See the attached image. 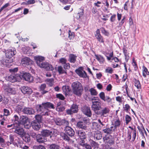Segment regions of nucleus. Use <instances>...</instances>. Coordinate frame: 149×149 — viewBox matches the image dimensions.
Masks as SVG:
<instances>
[{"mask_svg": "<svg viewBox=\"0 0 149 149\" xmlns=\"http://www.w3.org/2000/svg\"><path fill=\"white\" fill-rule=\"evenodd\" d=\"M36 108L37 111L40 112L42 116L49 115V111L48 109V108L54 109V105L48 102L42 103L41 105H37Z\"/></svg>", "mask_w": 149, "mask_h": 149, "instance_id": "f257e3e1", "label": "nucleus"}, {"mask_svg": "<svg viewBox=\"0 0 149 149\" xmlns=\"http://www.w3.org/2000/svg\"><path fill=\"white\" fill-rule=\"evenodd\" d=\"M34 59L37 65L41 68H44L47 70L53 71L54 68L52 65L48 63L42 62L45 60L44 58L42 56H38L34 57Z\"/></svg>", "mask_w": 149, "mask_h": 149, "instance_id": "f03ea898", "label": "nucleus"}, {"mask_svg": "<svg viewBox=\"0 0 149 149\" xmlns=\"http://www.w3.org/2000/svg\"><path fill=\"white\" fill-rule=\"evenodd\" d=\"M71 87L73 93L78 96H80L82 93L83 86L79 82L75 81L71 85Z\"/></svg>", "mask_w": 149, "mask_h": 149, "instance_id": "7ed1b4c3", "label": "nucleus"}, {"mask_svg": "<svg viewBox=\"0 0 149 149\" xmlns=\"http://www.w3.org/2000/svg\"><path fill=\"white\" fill-rule=\"evenodd\" d=\"M19 76H21V80L23 78L25 80L29 82H32L33 80V77L28 73L22 72Z\"/></svg>", "mask_w": 149, "mask_h": 149, "instance_id": "20e7f679", "label": "nucleus"}, {"mask_svg": "<svg viewBox=\"0 0 149 149\" xmlns=\"http://www.w3.org/2000/svg\"><path fill=\"white\" fill-rule=\"evenodd\" d=\"M20 124L18 123L17 127L15 128L14 132L19 135L21 137H22L25 134L23 129L20 127Z\"/></svg>", "mask_w": 149, "mask_h": 149, "instance_id": "39448f33", "label": "nucleus"}, {"mask_svg": "<svg viewBox=\"0 0 149 149\" xmlns=\"http://www.w3.org/2000/svg\"><path fill=\"white\" fill-rule=\"evenodd\" d=\"M3 88L5 91L10 94H15L16 93V91L15 88L9 86L6 84H3Z\"/></svg>", "mask_w": 149, "mask_h": 149, "instance_id": "423d86ee", "label": "nucleus"}, {"mask_svg": "<svg viewBox=\"0 0 149 149\" xmlns=\"http://www.w3.org/2000/svg\"><path fill=\"white\" fill-rule=\"evenodd\" d=\"M8 80L12 82H19L21 81V76H19L18 75L15 76L11 75L8 77Z\"/></svg>", "mask_w": 149, "mask_h": 149, "instance_id": "0eeeda50", "label": "nucleus"}, {"mask_svg": "<svg viewBox=\"0 0 149 149\" xmlns=\"http://www.w3.org/2000/svg\"><path fill=\"white\" fill-rule=\"evenodd\" d=\"M55 122L57 125H68L69 123L68 121L64 119L61 120L59 118L55 119Z\"/></svg>", "mask_w": 149, "mask_h": 149, "instance_id": "6e6552de", "label": "nucleus"}, {"mask_svg": "<svg viewBox=\"0 0 149 149\" xmlns=\"http://www.w3.org/2000/svg\"><path fill=\"white\" fill-rule=\"evenodd\" d=\"M16 53L15 48H12L11 49L7 50L6 53V57H12Z\"/></svg>", "mask_w": 149, "mask_h": 149, "instance_id": "1a4fd4ad", "label": "nucleus"}, {"mask_svg": "<svg viewBox=\"0 0 149 149\" xmlns=\"http://www.w3.org/2000/svg\"><path fill=\"white\" fill-rule=\"evenodd\" d=\"M75 72L81 77L85 78L87 77L86 73L83 70L82 68L76 70Z\"/></svg>", "mask_w": 149, "mask_h": 149, "instance_id": "9d476101", "label": "nucleus"}, {"mask_svg": "<svg viewBox=\"0 0 149 149\" xmlns=\"http://www.w3.org/2000/svg\"><path fill=\"white\" fill-rule=\"evenodd\" d=\"M82 112L86 115L88 117H91L92 114L90 108L86 106H84L82 108Z\"/></svg>", "mask_w": 149, "mask_h": 149, "instance_id": "9b49d317", "label": "nucleus"}, {"mask_svg": "<svg viewBox=\"0 0 149 149\" xmlns=\"http://www.w3.org/2000/svg\"><path fill=\"white\" fill-rule=\"evenodd\" d=\"M36 140L39 143H43L47 141L46 138L44 137L41 134L37 135Z\"/></svg>", "mask_w": 149, "mask_h": 149, "instance_id": "f8f14e48", "label": "nucleus"}, {"mask_svg": "<svg viewBox=\"0 0 149 149\" xmlns=\"http://www.w3.org/2000/svg\"><path fill=\"white\" fill-rule=\"evenodd\" d=\"M76 134L81 139H85L86 138V134L83 130H78L76 132Z\"/></svg>", "mask_w": 149, "mask_h": 149, "instance_id": "ddd939ff", "label": "nucleus"}, {"mask_svg": "<svg viewBox=\"0 0 149 149\" xmlns=\"http://www.w3.org/2000/svg\"><path fill=\"white\" fill-rule=\"evenodd\" d=\"M31 125L33 128L36 130H38L41 127L40 122H37L36 121L34 120L32 122Z\"/></svg>", "mask_w": 149, "mask_h": 149, "instance_id": "4468645a", "label": "nucleus"}, {"mask_svg": "<svg viewBox=\"0 0 149 149\" xmlns=\"http://www.w3.org/2000/svg\"><path fill=\"white\" fill-rule=\"evenodd\" d=\"M66 133L71 136H73L74 134L73 130L70 127L66 126L64 130Z\"/></svg>", "mask_w": 149, "mask_h": 149, "instance_id": "2eb2a0df", "label": "nucleus"}, {"mask_svg": "<svg viewBox=\"0 0 149 149\" xmlns=\"http://www.w3.org/2000/svg\"><path fill=\"white\" fill-rule=\"evenodd\" d=\"M95 37L99 42L103 43L104 42L103 38L100 33L99 29H97L96 31V34H95Z\"/></svg>", "mask_w": 149, "mask_h": 149, "instance_id": "dca6fc26", "label": "nucleus"}, {"mask_svg": "<svg viewBox=\"0 0 149 149\" xmlns=\"http://www.w3.org/2000/svg\"><path fill=\"white\" fill-rule=\"evenodd\" d=\"M22 111L25 114L29 115L33 114L35 112L34 110L28 107L24 108L22 110Z\"/></svg>", "mask_w": 149, "mask_h": 149, "instance_id": "f3484780", "label": "nucleus"}, {"mask_svg": "<svg viewBox=\"0 0 149 149\" xmlns=\"http://www.w3.org/2000/svg\"><path fill=\"white\" fill-rule=\"evenodd\" d=\"M21 89L24 94H30L32 93V90L27 86H23L21 88Z\"/></svg>", "mask_w": 149, "mask_h": 149, "instance_id": "a211bd4d", "label": "nucleus"}, {"mask_svg": "<svg viewBox=\"0 0 149 149\" xmlns=\"http://www.w3.org/2000/svg\"><path fill=\"white\" fill-rule=\"evenodd\" d=\"M77 127L79 129L86 130L87 129V126L84 123L82 122H79L77 124Z\"/></svg>", "mask_w": 149, "mask_h": 149, "instance_id": "6ab92c4d", "label": "nucleus"}, {"mask_svg": "<svg viewBox=\"0 0 149 149\" xmlns=\"http://www.w3.org/2000/svg\"><path fill=\"white\" fill-rule=\"evenodd\" d=\"M52 133V131L47 130H43L41 132V134L45 138L50 135V137L51 138L52 136L51 135Z\"/></svg>", "mask_w": 149, "mask_h": 149, "instance_id": "aec40b11", "label": "nucleus"}, {"mask_svg": "<svg viewBox=\"0 0 149 149\" xmlns=\"http://www.w3.org/2000/svg\"><path fill=\"white\" fill-rule=\"evenodd\" d=\"M110 111V110L108 107H105L101 110V115L105 116L106 115L109 113Z\"/></svg>", "mask_w": 149, "mask_h": 149, "instance_id": "412c9836", "label": "nucleus"}, {"mask_svg": "<svg viewBox=\"0 0 149 149\" xmlns=\"http://www.w3.org/2000/svg\"><path fill=\"white\" fill-rule=\"evenodd\" d=\"M94 137L97 140L101 139L102 138V134L99 131H95L94 133Z\"/></svg>", "mask_w": 149, "mask_h": 149, "instance_id": "4be33fe9", "label": "nucleus"}, {"mask_svg": "<svg viewBox=\"0 0 149 149\" xmlns=\"http://www.w3.org/2000/svg\"><path fill=\"white\" fill-rule=\"evenodd\" d=\"M31 61V59L27 57H25L22 59L21 63L22 64L28 65Z\"/></svg>", "mask_w": 149, "mask_h": 149, "instance_id": "5701e85b", "label": "nucleus"}, {"mask_svg": "<svg viewBox=\"0 0 149 149\" xmlns=\"http://www.w3.org/2000/svg\"><path fill=\"white\" fill-rule=\"evenodd\" d=\"M92 109L95 111L101 109L100 104H93L91 106Z\"/></svg>", "mask_w": 149, "mask_h": 149, "instance_id": "b1692460", "label": "nucleus"}, {"mask_svg": "<svg viewBox=\"0 0 149 149\" xmlns=\"http://www.w3.org/2000/svg\"><path fill=\"white\" fill-rule=\"evenodd\" d=\"M137 128L140 134H141L144 137V132H145V129L143 125L142 124H141L140 126H138Z\"/></svg>", "mask_w": 149, "mask_h": 149, "instance_id": "393cba45", "label": "nucleus"}, {"mask_svg": "<svg viewBox=\"0 0 149 149\" xmlns=\"http://www.w3.org/2000/svg\"><path fill=\"white\" fill-rule=\"evenodd\" d=\"M62 89L64 93V94H65L66 96L68 95V92L70 91L69 86H63L62 87Z\"/></svg>", "mask_w": 149, "mask_h": 149, "instance_id": "a878e982", "label": "nucleus"}, {"mask_svg": "<svg viewBox=\"0 0 149 149\" xmlns=\"http://www.w3.org/2000/svg\"><path fill=\"white\" fill-rule=\"evenodd\" d=\"M13 59L12 57H6V59L4 61L3 63V64L6 65H8V63H10L13 62Z\"/></svg>", "mask_w": 149, "mask_h": 149, "instance_id": "bb28decb", "label": "nucleus"}, {"mask_svg": "<svg viewBox=\"0 0 149 149\" xmlns=\"http://www.w3.org/2000/svg\"><path fill=\"white\" fill-rule=\"evenodd\" d=\"M46 83L49 86H52L54 84V79L53 78L48 79L46 81Z\"/></svg>", "mask_w": 149, "mask_h": 149, "instance_id": "cd10ccee", "label": "nucleus"}, {"mask_svg": "<svg viewBox=\"0 0 149 149\" xmlns=\"http://www.w3.org/2000/svg\"><path fill=\"white\" fill-rule=\"evenodd\" d=\"M20 119L21 121L24 124L25 123H27L29 121L28 118L26 116H21L20 117Z\"/></svg>", "mask_w": 149, "mask_h": 149, "instance_id": "c85d7f7f", "label": "nucleus"}, {"mask_svg": "<svg viewBox=\"0 0 149 149\" xmlns=\"http://www.w3.org/2000/svg\"><path fill=\"white\" fill-rule=\"evenodd\" d=\"M23 139L26 142H29L30 140V136L28 134H24L23 136Z\"/></svg>", "mask_w": 149, "mask_h": 149, "instance_id": "c756f323", "label": "nucleus"}, {"mask_svg": "<svg viewBox=\"0 0 149 149\" xmlns=\"http://www.w3.org/2000/svg\"><path fill=\"white\" fill-rule=\"evenodd\" d=\"M78 106L77 105L73 104L71 107V110H72V113H77L78 110Z\"/></svg>", "mask_w": 149, "mask_h": 149, "instance_id": "7c9ffc66", "label": "nucleus"}, {"mask_svg": "<svg viewBox=\"0 0 149 149\" xmlns=\"http://www.w3.org/2000/svg\"><path fill=\"white\" fill-rule=\"evenodd\" d=\"M96 59L100 63H103L104 60L103 57L101 55H95Z\"/></svg>", "mask_w": 149, "mask_h": 149, "instance_id": "2f4dec72", "label": "nucleus"}, {"mask_svg": "<svg viewBox=\"0 0 149 149\" xmlns=\"http://www.w3.org/2000/svg\"><path fill=\"white\" fill-rule=\"evenodd\" d=\"M134 86L137 89H139L141 88V85L139 80H136V79H134Z\"/></svg>", "mask_w": 149, "mask_h": 149, "instance_id": "473e14b6", "label": "nucleus"}, {"mask_svg": "<svg viewBox=\"0 0 149 149\" xmlns=\"http://www.w3.org/2000/svg\"><path fill=\"white\" fill-rule=\"evenodd\" d=\"M143 75L145 77H146V75L149 74V72L148 71L147 69L144 66H143Z\"/></svg>", "mask_w": 149, "mask_h": 149, "instance_id": "72a5a7b5", "label": "nucleus"}, {"mask_svg": "<svg viewBox=\"0 0 149 149\" xmlns=\"http://www.w3.org/2000/svg\"><path fill=\"white\" fill-rule=\"evenodd\" d=\"M69 59L71 62L74 63L76 60V56L73 54H70L69 55Z\"/></svg>", "mask_w": 149, "mask_h": 149, "instance_id": "f704fd0d", "label": "nucleus"}, {"mask_svg": "<svg viewBox=\"0 0 149 149\" xmlns=\"http://www.w3.org/2000/svg\"><path fill=\"white\" fill-rule=\"evenodd\" d=\"M103 101L106 102L109 104H111L112 103V99L109 96H106Z\"/></svg>", "mask_w": 149, "mask_h": 149, "instance_id": "c9c22d12", "label": "nucleus"}, {"mask_svg": "<svg viewBox=\"0 0 149 149\" xmlns=\"http://www.w3.org/2000/svg\"><path fill=\"white\" fill-rule=\"evenodd\" d=\"M60 103L57 104V106L56 108V110L58 111H64L65 109L64 107H61L59 106Z\"/></svg>", "mask_w": 149, "mask_h": 149, "instance_id": "e433bc0d", "label": "nucleus"}, {"mask_svg": "<svg viewBox=\"0 0 149 149\" xmlns=\"http://www.w3.org/2000/svg\"><path fill=\"white\" fill-rule=\"evenodd\" d=\"M61 136H62V139L65 140L67 141L70 140V137L67 135H66L65 133H61Z\"/></svg>", "mask_w": 149, "mask_h": 149, "instance_id": "4c0bfd02", "label": "nucleus"}, {"mask_svg": "<svg viewBox=\"0 0 149 149\" xmlns=\"http://www.w3.org/2000/svg\"><path fill=\"white\" fill-rule=\"evenodd\" d=\"M49 148L50 149H59L60 147L58 145L53 144L50 146Z\"/></svg>", "mask_w": 149, "mask_h": 149, "instance_id": "58836bf2", "label": "nucleus"}, {"mask_svg": "<svg viewBox=\"0 0 149 149\" xmlns=\"http://www.w3.org/2000/svg\"><path fill=\"white\" fill-rule=\"evenodd\" d=\"M18 123V122L17 123L15 122L14 123L11 124L10 125H7V127L8 128L11 127V129H15V127H17V124Z\"/></svg>", "mask_w": 149, "mask_h": 149, "instance_id": "ea45409f", "label": "nucleus"}, {"mask_svg": "<svg viewBox=\"0 0 149 149\" xmlns=\"http://www.w3.org/2000/svg\"><path fill=\"white\" fill-rule=\"evenodd\" d=\"M9 139L10 140V142H9L10 144H13L15 145H17L15 143L13 142L14 140V135L12 134H10L9 136Z\"/></svg>", "mask_w": 149, "mask_h": 149, "instance_id": "a19ab883", "label": "nucleus"}, {"mask_svg": "<svg viewBox=\"0 0 149 149\" xmlns=\"http://www.w3.org/2000/svg\"><path fill=\"white\" fill-rule=\"evenodd\" d=\"M83 11V9H80V12L78 13L77 14V15L76 17L77 19H79L84 14Z\"/></svg>", "mask_w": 149, "mask_h": 149, "instance_id": "79ce46f5", "label": "nucleus"}, {"mask_svg": "<svg viewBox=\"0 0 149 149\" xmlns=\"http://www.w3.org/2000/svg\"><path fill=\"white\" fill-rule=\"evenodd\" d=\"M89 91L90 92L92 95H96L97 94L96 90L92 88L89 90Z\"/></svg>", "mask_w": 149, "mask_h": 149, "instance_id": "37998d69", "label": "nucleus"}, {"mask_svg": "<svg viewBox=\"0 0 149 149\" xmlns=\"http://www.w3.org/2000/svg\"><path fill=\"white\" fill-rule=\"evenodd\" d=\"M58 70L60 74L66 73V72H65L63 69L62 67L61 66H59L58 67Z\"/></svg>", "mask_w": 149, "mask_h": 149, "instance_id": "c03bdc74", "label": "nucleus"}, {"mask_svg": "<svg viewBox=\"0 0 149 149\" xmlns=\"http://www.w3.org/2000/svg\"><path fill=\"white\" fill-rule=\"evenodd\" d=\"M99 125H98L97 123L93 122L92 123V128L93 129H96L99 127Z\"/></svg>", "mask_w": 149, "mask_h": 149, "instance_id": "a18cd8bd", "label": "nucleus"}, {"mask_svg": "<svg viewBox=\"0 0 149 149\" xmlns=\"http://www.w3.org/2000/svg\"><path fill=\"white\" fill-rule=\"evenodd\" d=\"M56 97L57 98L61 100H64L65 98L63 95L61 94H58L56 95Z\"/></svg>", "mask_w": 149, "mask_h": 149, "instance_id": "49530a36", "label": "nucleus"}, {"mask_svg": "<svg viewBox=\"0 0 149 149\" xmlns=\"http://www.w3.org/2000/svg\"><path fill=\"white\" fill-rule=\"evenodd\" d=\"M35 118L36 120H37V122H41L42 119V117L40 115H37L35 116Z\"/></svg>", "mask_w": 149, "mask_h": 149, "instance_id": "de8ad7c7", "label": "nucleus"}, {"mask_svg": "<svg viewBox=\"0 0 149 149\" xmlns=\"http://www.w3.org/2000/svg\"><path fill=\"white\" fill-rule=\"evenodd\" d=\"M93 104H101L100 101L99 99L92 100Z\"/></svg>", "mask_w": 149, "mask_h": 149, "instance_id": "09e8293b", "label": "nucleus"}, {"mask_svg": "<svg viewBox=\"0 0 149 149\" xmlns=\"http://www.w3.org/2000/svg\"><path fill=\"white\" fill-rule=\"evenodd\" d=\"M125 120L126 123L127 124L131 121V118L129 115H126L125 116Z\"/></svg>", "mask_w": 149, "mask_h": 149, "instance_id": "8fccbe9b", "label": "nucleus"}, {"mask_svg": "<svg viewBox=\"0 0 149 149\" xmlns=\"http://www.w3.org/2000/svg\"><path fill=\"white\" fill-rule=\"evenodd\" d=\"M103 131L104 133L107 134H110L112 132L111 129L108 128H106L103 130Z\"/></svg>", "mask_w": 149, "mask_h": 149, "instance_id": "3c124183", "label": "nucleus"}, {"mask_svg": "<svg viewBox=\"0 0 149 149\" xmlns=\"http://www.w3.org/2000/svg\"><path fill=\"white\" fill-rule=\"evenodd\" d=\"M113 72V70L111 68L108 67L105 69V72L106 73L111 74Z\"/></svg>", "mask_w": 149, "mask_h": 149, "instance_id": "603ef678", "label": "nucleus"}, {"mask_svg": "<svg viewBox=\"0 0 149 149\" xmlns=\"http://www.w3.org/2000/svg\"><path fill=\"white\" fill-rule=\"evenodd\" d=\"M100 98L102 100H104L105 98V93L103 92H101L99 95Z\"/></svg>", "mask_w": 149, "mask_h": 149, "instance_id": "864d4df0", "label": "nucleus"}, {"mask_svg": "<svg viewBox=\"0 0 149 149\" xmlns=\"http://www.w3.org/2000/svg\"><path fill=\"white\" fill-rule=\"evenodd\" d=\"M120 121L118 119L114 123V126L115 128H116L118 127H119L120 125Z\"/></svg>", "mask_w": 149, "mask_h": 149, "instance_id": "5fc2aeb1", "label": "nucleus"}, {"mask_svg": "<svg viewBox=\"0 0 149 149\" xmlns=\"http://www.w3.org/2000/svg\"><path fill=\"white\" fill-rule=\"evenodd\" d=\"M124 110L126 112H128V111L130 110V107L128 104H126L124 107Z\"/></svg>", "mask_w": 149, "mask_h": 149, "instance_id": "6e6d98bb", "label": "nucleus"}, {"mask_svg": "<svg viewBox=\"0 0 149 149\" xmlns=\"http://www.w3.org/2000/svg\"><path fill=\"white\" fill-rule=\"evenodd\" d=\"M24 126L25 128L27 129H29L31 127L30 123L29 121L27 123H25L24 124Z\"/></svg>", "mask_w": 149, "mask_h": 149, "instance_id": "4d7b16f0", "label": "nucleus"}, {"mask_svg": "<svg viewBox=\"0 0 149 149\" xmlns=\"http://www.w3.org/2000/svg\"><path fill=\"white\" fill-rule=\"evenodd\" d=\"M59 61L62 64H65L66 63V60L65 58H62L60 59Z\"/></svg>", "mask_w": 149, "mask_h": 149, "instance_id": "13d9d810", "label": "nucleus"}, {"mask_svg": "<svg viewBox=\"0 0 149 149\" xmlns=\"http://www.w3.org/2000/svg\"><path fill=\"white\" fill-rule=\"evenodd\" d=\"M132 65L133 66L134 70H136L138 69V67L136 63L134 61V59H133V62L132 63Z\"/></svg>", "mask_w": 149, "mask_h": 149, "instance_id": "bf43d9fd", "label": "nucleus"}, {"mask_svg": "<svg viewBox=\"0 0 149 149\" xmlns=\"http://www.w3.org/2000/svg\"><path fill=\"white\" fill-rule=\"evenodd\" d=\"M81 140L80 141L79 144L80 145L82 146L83 147L86 144L85 143V139H81Z\"/></svg>", "mask_w": 149, "mask_h": 149, "instance_id": "052dcab7", "label": "nucleus"}, {"mask_svg": "<svg viewBox=\"0 0 149 149\" xmlns=\"http://www.w3.org/2000/svg\"><path fill=\"white\" fill-rule=\"evenodd\" d=\"M3 111L5 116H7L10 115V112L8 110L5 109H3Z\"/></svg>", "mask_w": 149, "mask_h": 149, "instance_id": "680f3d73", "label": "nucleus"}, {"mask_svg": "<svg viewBox=\"0 0 149 149\" xmlns=\"http://www.w3.org/2000/svg\"><path fill=\"white\" fill-rule=\"evenodd\" d=\"M136 130H134L133 134L132 135V139H133V141H134L135 140L136 136Z\"/></svg>", "mask_w": 149, "mask_h": 149, "instance_id": "e2e57ef3", "label": "nucleus"}, {"mask_svg": "<svg viewBox=\"0 0 149 149\" xmlns=\"http://www.w3.org/2000/svg\"><path fill=\"white\" fill-rule=\"evenodd\" d=\"M131 132H129L127 133V139L129 141H130V140H131Z\"/></svg>", "mask_w": 149, "mask_h": 149, "instance_id": "0e129e2a", "label": "nucleus"}, {"mask_svg": "<svg viewBox=\"0 0 149 149\" xmlns=\"http://www.w3.org/2000/svg\"><path fill=\"white\" fill-rule=\"evenodd\" d=\"M116 15L114 14L111 16L110 18V20L111 22H114L116 19Z\"/></svg>", "mask_w": 149, "mask_h": 149, "instance_id": "69168bd1", "label": "nucleus"}, {"mask_svg": "<svg viewBox=\"0 0 149 149\" xmlns=\"http://www.w3.org/2000/svg\"><path fill=\"white\" fill-rule=\"evenodd\" d=\"M46 85L45 84H42L40 86V90L42 91H43L45 88Z\"/></svg>", "mask_w": 149, "mask_h": 149, "instance_id": "338daca9", "label": "nucleus"}, {"mask_svg": "<svg viewBox=\"0 0 149 149\" xmlns=\"http://www.w3.org/2000/svg\"><path fill=\"white\" fill-rule=\"evenodd\" d=\"M112 86L111 84H109L107 87L106 90L107 91H110L112 88Z\"/></svg>", "mask_w": 149, "mask_h": 149, "instance_id": "774afa93", "label": "nucleus"}]
</instances>
